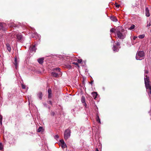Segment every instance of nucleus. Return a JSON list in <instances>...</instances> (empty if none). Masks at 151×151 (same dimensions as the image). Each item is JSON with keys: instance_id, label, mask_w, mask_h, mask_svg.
Instances as JSON below:
<instances>
[{"instance_id": "f257e3e1", "label": "nucleus", "mask_w": 151, "mask_h": 151, "mask_svg": "<svg viewBox=\"0 0 151 151\" xmlns=\"http://www.w3.org/2000/svg\"><path fill=\"white\" fill-rule=\"evenodd\" d=\"M145 78H144L145 86L146 89H149L150 92L148 94L150 97H151V86L149 83V77L147 75H145Z\"/></svg>"}, {"instance_id": "f03ea898", "label": "nucleus", "mask_w": 151, "mask_h": 151, "mask_svg": "<svg viewBox=\"0 0 151 151\" xmlns=\"http://www.w3.org/2000/svg\"><path fill=\"white\" fill-rule=\"evenodd\" d=\"M145 55V54L143 51H138L136 54V58L137 60H141L144 59Z\"/></svg>"}, {"instance_id": "7ed1b4c3", "label": "nucleus", "mask_w": 151, "mask_h": 151, "mask_svg": "<svg viewBox=\"0 0 151 151\" xmlns=\"http://www.w3.org/2000/svg\"><path fill=\"white\" fill-rule=\"evenodd\" d=\"M123 31L122 30L121 32L118 30L116 32L117 35L118 37L120 39H123L126 37L125 34L124 32V30H123Z\"/></svg>"}, {"instance_id": "20e7f679", "label": "nucleus", "mask_w": 151, "mask_h": 151, "mask_svg": "<svg viewBox=\"0 0 151 151\" xmlns=\"http://www.w3.org/2000/svg\"><path fill=\"white\" fill-rule=\"evenodd\" d=\"M14 35L16 36V37H17V39L18 41L22 42L24 40V38L21 33L17 34L16 33L14 32L12 34V36H13Z\"/></svg>"}, {"instance_id": "39448f33", "label": "nucleus", "mask_w": 151, "mask_h": 151, "mask_svg": "<svg viewBox=\"0 0 151 151\" xmlns=\"http://www.w3.org/2000/svg\"><path fill=\"white\" fill-rule=\"evenodd\" d=\"M36 45L35 44L30 47L29 49V55H32L35 52L36 49Z\"/></svg>"}, {"instance_id": "423d86ee", "label": "nucleus", "mask_w": 151, "mask_h": 151, "mask_svg": "<svg viewBox=\"0 0 151 151\" xmlns=\"http://www.w3.org/2000/svg\"><path fill=\"white\" fill-rule=\"evenodd\" d=\"M70 131L69 129L66 130L64 132V138L66 140L70 136Z\"/></svg>"}, {"instance_id": "0eeeda50", "label": "nucleus", "mask_w": 151, "mask_h": 151, "mask_svg": "<svg viewBox=\"0 0 151 151\" xmlns=\"http://www.w3.org/2000/svg\"><path fill=\"white\" fill-rule=\"evenodd\" d=\"M6 29V24L4 23H0V30L5 31Z\"/></svg>"}, {"instance_id": "6e6552de", "label": "nucleus", "mask_w": 151, "mask_h": 151, "mask_svg": "<svg viewBox=\"0 0 151 151\" xmlns=\"http://www.w3.org/2000/svg\"><path fill=\"white\" fill-rule=\"evenodd\" d=\"M59 145L61 146L63 149L66 148L67 147V145L65 142H58Z\"/></svg>"}, {"instance_id": "1a4fd4ad", "label": "nucleus", "mask_w": 151, "mask_h": 151, "mask_svg": "<svg viewBox=\"0 0 151 151\" xmlns=\"http://www.w3.org/2000/svg\"><path fill=\"white\" fill-rule=\"evenodd\" d=\"M14 64L15 65L16 69H17L18 68V62L17 59L16 57H15L14 58Z\"/></svg>"}, {"instance_id": "9d476101", "label": "nucleus", "mask_w": 151, "mask_h": 151, "mask_svg": "<svg viewBox=\"0 0 151 151\" xmlns=\"http://www.w3.org/2000/svg\"><path fill=\"white\" fill-rule=\"evenodd\" d=\"M47 93H48V98H50L52 96V90L50 88H49L47 90Z\"/></svg>"}, {"instance_id": "9b49d317", "label": "nucleus", "mask_w": 151, "mask_h": 151, "mask_svg": "<svg viewBox=\"0 0 151 151\" xmlns=\"http://www.w3.org/2000/svg\"><path fill=\"white\" fill-rule=\"evenodd\" d=\"M145 12L146 16L147 17H149L150 16V14L149 12V10L147 7H146L145 9Z\"/></svg>"}, {"instance_id": "f8f14e48", "label": "nucleus", "mask_w": 151, "mask_h": 151, "mask_svg": "<svg viewBox=\"0 0 151 151\" xmlns=\"http://www.w3.org/2000/svg\"><path fill=\"white\" fill-rule=\"evenodd\" d=\"M51 74L53 77H58L59 76V74L58 73H57L55 71L52 72Z\"/></svg>"}, {"instance_id": "ddd939ff", "label": "nucleus", "mask_w": 151, "mask_h": 151, "mask_svg": "<svg viewBox=\"0 0 151 151\" xmlns=\"http://www.w3.org/2000/svg\"><path fill=\"white\" fill-rule=\"evenodd\" d=\"M92 95L94 99H95L96 98L97 96V92H93L92 93Z\"/></svg>"}, {"instance_id": "4468645a", "label": "nucleus", "mask_w": 151, "mask_h": 151, "mask_svg": "<svg viewBox=\"0 0 151 151\" xmlns=\"http://www.w3.org/2000/svg\"><path fill=\"white\" fill-rule=\"evenodd\" d=\"M6 48L7 50L9 52H10L11 50V46L9 44H6Z\"/></svg>"}, {"instance_id": "2eb2a0df", "label": "nucleus", "mask_w": 151, "mask_h": 151, "mask_svg": "<svg viewBox=\"0 0 151 151\" xmlns=\"http://www.w3.org/2000/svg\"><path fill=\"white\" fill-rule=\"evenodd\" d=\"M44 58H39L37 60L38 63L40 64H42L43 63Z\"/></svg>"}, {"instance_id": "dca6fc26", "label": "nucleus", "mask_w": 151, "mask_h": 151, "mask_svg": "<svg viewBox=\"0 0 151 151\" xmlns=\"http://www.w3.org/2000/svg\"><path fill=\"white\" fill-rule=\"evenodd\" d=\"M37 96L41 100L42 99V92H39L37 94Z\"/></svg>"}, {"instance_id": "f3484780", "label": "nucleus", "mask_w": 151, "mask_h": 151, "mask_svg": "<svg viewBox=\"0 0 151 151\" xmlns=\"http://www.w3.org/2000/svg\"><path fill=\"white\" fill-rule=\"evenodd\" d=\"M54 71L57 73H58L59 74L60 73V68H56L54 69Z\"/></svg>"}, {"instance_id": "a211bd4d", "label": "nucleus", "mask_w": 151, "mask_h": 151, "mask_svg": "<svg viewBox=\"0 0 151 151\" xmlns=\"http://www.w3.org/2000/svg\"><path fill=\"white\" fill-rule=\"evenodd\" d=\"M112 49L113 51L115 52H118L119 50V49L116 47L114 45Z\"/></svg>"}, {"instance_id": "6ab92c4d", "label": "nucleus", "mask_w": 151, "mask_h": 151, "mask_svg": "<svg viewBox=\"0 0 151 151\" xmlns=\"http://www.w3.org/2000/svg\"><path fill=\"white\" fill-rule=\"evenodd\" d=\"M119 28V27H117L116 28V29H114L113 28H111L110 30V31L112 33H114L115 31L116 32V31H117L116 30L118 29V28Z\"/></svg>"}, {"instance_id": "aec40b11", "label": "nucleus", "mask_w": 151, "mask_h": 151, "mask_svg": "<svg viewBox=\"0 0 151 151\" xmlns=\"http://www.w3.org/2000/svg\"><path fill=\"white\" fill-rule=\"evenodd\" d=\"M110 18L111 20L113 21L116 22L117 21V19L116 17H112Z\"/></svg>"}, {"instance_id": "412c9836", "label": "nucleus", "mask_w": 151, "mask_h": 151, "mask_svg": "<svg viewBox=\"0 0 151 151\" xmlns=\"http://www.w3.org/2000/svg\"><path fill=\"white\" fill-rule=\"evenodd\" d=\"M96 121H97L100 124H101V121L100 119H99V116L98 115H97V116L96 118Z\"/></svg>"}, {"instance_id": "4be33fe9", "label": "nucleus", "mask_w": 151, "mask_h": 151, "mask_svg": "<svg viewBox=\"0 0 151 151\" xmlns=\"http://www.w3.org/2000/svg\"><path fill=\"white\" fill-rule=\"evenodd\" d=\"M135 25L134 24H132L131 26L129 28V29L130 30H132L134 29Z\"/></svg>"}, {"instance_id": "5701e85b", "label": "nucleus", "mask_w": 151, "mask_h": 151, "mask_svg": "<svg viewBox=\"0 0 151 151\" xmlns=\"http://www.w3.org/2000/svg\"><path fill=\"white\" fill-rule=\"evenodd\" d=\"M43 129V128L42 127H40L39 128L37 129V132H40Z\"/></svg>"}, {"instance_id": "b1692460", "label": "nucleus", "mask_w": 151, "mask_h": 151, "mask_svg": "<svg viewBox=\"0 0 151 151\" xmlns=\"http://www.w3.org/2000/svg\"><path fill=\"white\" fill-rule=\"evenodd\" d=\"M145 36V35L143 34L141 35H140L138 36V37L140 39H142Z\"/></svg>"}, {"instance_id": "393cba45", "label": "nucleus", "mask_w": 151, "mask_h": 151, "mask_svg": "<svg viewBox=\"0 0 151 151\" xmlns=\"http://www.w3.org/2000/svg\"><path fill=\"white\" fill-rule=\"evenodd\" d=\"M3 146L2 145V143L0 142V150H3Z\"/></svg>"}, {"instance_id": "a878e982", "label": "nucleus", "mask_w": 151, "mask_h": 151, "mask_svg": "<svg viewBox=\"0 0 151 151\" xmlns=\"http://www.w3.org/2000/svg\"><path fill=\"white\" fill-rule=\"evenodd\" d=\"M54 138L56 139L57 141V139H58L59 137L58 135H56L54 137Z\"/></svg>"}, {"instance_id": "bb28decb", "label": "nucleus", "mask_w": 151, "mask_h": 151, "mask_svg": "<svg viewBox=\"0 0 151 151\" xmlns=\"http://www.w3.org/2000/svg\"><path fill=\"white\" fill-rule=\"evenodd\" d=\"M10 26L14 27H17V25H16V24H15L13 23V24H12V25H10Z\"/></svg>"}, {"instance_id": "cd10ccee", "label": "nucleus", "mask_w": 151, "mask_h": 151, "mask_svg": "<svg viewBox=\"0 0 151 151\" xmlns=\"http://www.w3.org/2000/svg\"><path fill=\"white\" fill-rule=\"evenodd\" d=\"M22 87L23 89H25V88L26 86L23 84H22Z\"/></svg>"}, {"instance_id": "c85d7f7f", "label": "nucleus", "mask_w": 151, "mask_h": 151, "mask_svg": "<svg viewBox=\"0 0 151 151\" xmlns=\"http://www.w3.org/2000/svg\"><path fill=\"white\" fill-rule=\"evenodd\" d=\"M77 61L78 63H81L82 62V60L81 59H78Z\"/></svg>"}, {"instance_id": "c756f323", "label": "nucleus", "mask_w": 151, "mask_h": 151, "mask_svg": "<svg viewBox=\"0 0 151 151\" xmlns=\"http://www.w3.org/2000/svg\"><path fill=\"white\" fill-rule=\"evenodd\" d=\"M51 114L52 116H54L55 115V113L54 112L51 111Z\"/></svg>"}, {"instance_id": "7c9ffc66", "label": "nucleus", "mask_w": 151, "mask_h": 151, "mask_svg": "<svg viewBox=\"0 0 151 151\" xmlns=\"http://www.w3.org/2000/svg\"><path fill=\"white\" fill-rule=\"evenodd\" d=\"M98 148H99V149L101 148V144L100 143H99Z\"/></svg>"}, {"instance_id": "2f4dec72", "label": "nucleus", "mask_w": 151, "mask_h": 151, "mask_svg": "<svg viewBox=\"0 0 151 151\" xmlns=\"http://www.w3.org/2000/svg\"><path fill=\"white\" fill-rule=\"evenodd\" d=\"M116 45L117 46H119L120 45V43L119 42H117L116 44Z\"/></svg>"}, {"instance_id": "473e14b6", "label": "nucleus", "mask_w": 151, "mask_h": 151, "mask_svg": "<svg viewBox=\"0 0 151 151\" xmlns=\"http://www.w3.org/2000/svg\"><path fill=\"white\" fill-rule=\"evenodd\" d=\"M3 117L2 116L0 115V121L2 120Z\"/></svg>"}, {"instance_id": "72a5a7b5", "label": "nucleus", "mask_w": 151, "mask_h": 151, "mask_svg": "<svg viewBox=\"0 0 151 151\" xmlns=\"http://www.w3.org/2000/svg\"><path fill=\"white\" fill-rule=\"evenodd\" d=\"M145 74L146 73V74H147L148 73V70H145Z\"/></svg>"}, {"instance_id": "f704fd0d", "label": "nucleus", "mask_w": 151, "mask_h": 151, "mask_svg": "<svg viewBox=\"0 0 151 151\" xmlns=\"http://www.w3.org/2000/svg\"><path fill=\"white\" fill-rule=\"evenodd\" d=\"M73 64H74L76 65H78V63H76V62H73Z\"/></svg>"}, {"instance_id": "c9c22d12", "label": "nucleus", "mask_w": 151, "mask_h": 151, "mask_svg": "<svg viewBox=\"0 0 151 151\" xmlns=\"http://www.w3.org/2000/svg\"><path fill=\"white\" fill-rule=\"evenodd\" d=\"M48 103L49 104H52V103L51 101L50 100V101H48Z\"/></svg>"}, {"instance_id": "e433bc0d", "label": "nucleus", "mask_w": 151, "mask_h": 151, "mask_svg": "<svg viewBox=\"0 0 151 151\" xmlns=\"http://www.w3.org/2000/svg\"><path fill=\"white\" fill-rule=\"evenodd\" d=\"M137 36H134V37H133V40H136V39L137 38Z\"/></svg>"}, {"instance_id": "4c0bfd02", "label": "nucleus", "mask_w": 151, "mask_h": 151, "mask_svg": "<svg viewBox=\"0 0 151 151\" xmlns=\"http://www.w3.org/2000/svg\"><path fill=\"white\" fill-rule=\"evenodd\" d=\"M120 6V5H116V6L117 7H119Z\"/></svg>"}, {"instance_id": "58836bf2", "label": "nucleus", "mask_w": 151, "mask_h": 151, "mask_svg": "<svg viewBox=\"0 0 151 151\" xmlns=\"http://www.w3.org/2000/svg\"><path fill=\"white\" fill-rule=\"evenodd\" d=\"M0 124L1 125H2V120L0 121Z\"/></svg>"}, {"instance_id": "ea45409f", "label": "nucleus", "mask_w": 151, "mask_h": 151, "mask_svg": "<svg viewBox=\"0 0 151 151\" xmlns=\"http://www.w3.org/2000/svg\"><path fill=\"white\" fill-rule=\"evenodd\" d=\"M151 24L150 23H149V24H147V26H150Z\"/></svg>"}, {"instance_id": "a19ab883", "label": "nucleus", "mask_w": 151, "mask_h": 151, "mask_svg": "<svg viewBox=\"0 0 151 151\" xmlns=\"http://www.w3.org/2000/svg\"><path fill=\"white\" fill-rule=\"evenodd\" d=\"M96 151H99L98 148H96Z\"/></svg>"}, {"instance_id": "79ce46f5", "label": "nucleus", "mask_w": 151, "mask_h": 151, "mask_svg": "<svg viewBox=\"0 0 151 151\" xmlns=\"http://www.w3.org/2000/svg\"><path fill=\"white\" fill-rule=\"evenodd\" d=\"M59 142H64L63 139H61L59 140Z\"/></svg>"}, {"instance_id": "37998d69", "label": "nucleus", "mask_w": 151, "mask_h": 151, "mask_svg": "<svg viewBox=\"0 0 151 151\" xmlns=\"http://www.w3.org/2000/svg\"><path fill=\"white\" fill-rule=\"evenodd\" d=\"M93 81H91L90 83L92 85V84H93Z\"/></svg>"}, {"instance_id": "c03bdc74", "label": "nucleus", "mask_w": 151, "mask_h": 151, "mask_svg": "<svg viewBox=\"0 0 151 151\" xmlns=\"http://www.w3.org/2000/svg\"><path fill=\"white\" fill-rule=\"evenodd\" d=\"M43 104H44V105L45 106H46V103H45Z\"/></svg>"}, {"instance_id": "a18cd8bd", "label": "nucleus", "mask_w": 151, "mask_h": 151, "mask_svg": "<svg viewBox=\"0 0 151 151\" xmlns=\"http://www.w3.org/2000/svg\"><path fill=\"white\" fill-rule=\"evenodd\" d=\"M132 43L133 45L134 44V43L133 42V41H132Z\"/></svg>"}, {"instance_id": "49530a36", "label": "nucleus", "mask_w": 151, "mask_h": 151, "mask_svg": "<svg viewBox=\"0 0 151 151\" xmlns=\"http://www.w3.org/2000/svg\"><path fill=\"white\" fill-rule=\"evenodd\" d=\"M70 58V57H67V58L68 59Z\"/></svg>"}, {"instance_id": "de8ad7c7", "label": "nucleus", "mask_w": 151, "mask_h": 151, "mask_svg": "<svg viewBox=\"0 0 151 151\" xmlns=\"http://www.w3.org/2000/svg\"><path fill=\"white\" fill-rule=\"evenodd\" d=\"M35 34H36L37 35V36H38V34H37V33H36Z\"/></svg>"}]
</instances>
